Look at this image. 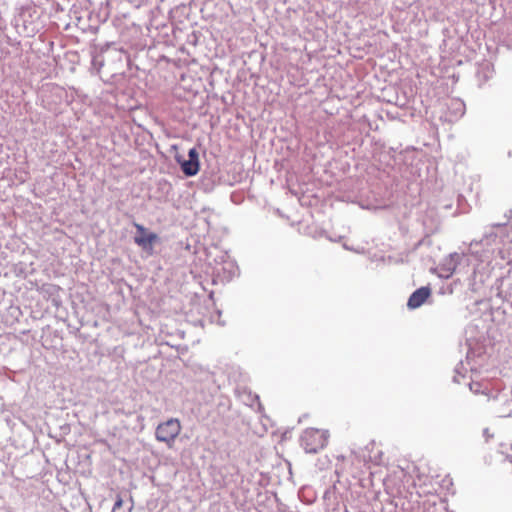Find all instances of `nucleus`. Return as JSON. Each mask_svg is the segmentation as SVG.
I'll use <instances>...</instances> for the list:
<instances>
[{"label": "nucleus", "mask_w": 512, "mask_h": 512, "mask_svg": "<svg viewBox=\"0 0 512 512\" xmlns=\"http://www.w3.org/2000/svg\"><path fill=\"white\" fill-rule=\"evenodd\" d=\"M344 459H345V457L343 455L337 457L338 461H340V460L343 461Z\"/></svg>", "instance_id": "11"}, {"label": "nucleus", "mask_w": 512, "mask_h": 512, "mask_svg": "<svg viewBox=\"0 0 512 512\" xmlns=\"http://www.w3.org/2000/svg\"><path fill=\"white\" fill-rule=\"evenodd\" d=\"M122 503H123V502H122V499H121V498H118V499L116 500V502L114 503V506H113L112 512H117V511H118V509H120V508H121Z\"/></svg>", "instance_id": "9"}, {"label": "nucleus", "mask_w": 512, "mask_h": 512, "mask_svg": "<svg viewBox=\"0 0 512 512\" xmlns=\"http://www.w3.org/2000/svg\"><path fill=\"white\" fill-rule=\"evenodd\" d=\"M180 430L181 426L178 418H167L166 421L158 424L156 428V438L161 442L169 443L178 436Z\"/></svg>", "instance_id": "3"}, {"label": "nucleus", "mask_w": 512, "mask_h": 512, "mask_svg": "<svg viewBox=\"0 0 512 512\" xmlns=\"http://www.w3.org/2000/svg\"><path fill=\"white\" fill-rule=\"evenodd\" d=\"M353 464H358L357 469L361 468V464L363 466L368 463H373L375 465H379L383 460V451L377 446L375 441H371L364 448L359 451H353Z\"/></svg>", "instance_id": "2"}, {"label": "nucleus", "mask_w": 512, "mask_h": 512, "mask_svg": "<svg viewBox=\"0 0 512 512\" xmlns=\"http://www.w3.org/2000/svg\"><path fill=\"white\" fill-rule=\"evenodd\" d=\"M431 295V290L428 287H421L414 291L408 299V307L416 309L420 307Z\"/></svg>", "instance_id": "7"}, {"label": "nucleus", "mask_w": 512, "mask_h": 512, "mask_svg": "<svg viewBox=\"0 0 512 512\" xmlns=\"http://www.w3.org/2000/svg\"><path fill=\"white\" fill-rule=\"evenodd\" d=\"M405 477L404 471L399 470L395 475L389 477L385 480L384 485L386 490L392 495L399 494L402 495L404 491V485L402 483V478Z\"/></svg>", "instance_id": "6"}, {"label": "nucleus", "mask_w": 512, "mask_h": 512, "mask_svg": "<svg viewBox=\"0 0 512 512\" xmlns=\"http://www.w3.org/2000/svg\"><path fill=\"white\" fill-rule=\"evenodd\" d=\"M189 159L185 160L181 155H176L175 159L180 165L182 172L188 176H195L200 170L199 153L196 148H191L188 152Z\"/></svg>", "instance_id": "4"}, {"label": "nucleus", "mask_w": 512, "mask_h": 512, "mask_svg": "<svg viewBox=\"0 0 512 512\" xmlns=\"http://www.w3.org/2000/svg\"><path fill=\"white\" fill-rule=\"evenodd\" d=\"M422 512H442L435 504L424 503Z\"/></svg>", "instance_id": "8"}, {"label": "nucleus", "mask_w": 512, "mask_h": 512, "mask_svg": "<svg viewBox=\"0 0 512 512\" xmlns=\"http://www.w3.org/2000/svg\"><path fill=\"white\" fill-rule=\"evenodd\" d=\"M137 234L134 237V242L145 251H152L154 243L157 241L158 236L156 233L149 232L143 225L134 223Z\"/></svg>", "instance_id": "5"}, {"label": "nucleus", "mask_w": 512, "mask_h": 512, "mask_svg": "<svg viewBox=\"0 0 512 512\" xmlns=\"http://www.w3.org/2000/svg\"><path fill=\"white\" fill-rule=\"evenodd\" d=\"M330 437L325 429L307 428L300 437V444L306 453H317L324 449Z\"/></svg>", "instance_id": "1"}, {"label": "nucleus", "mask_w": 512, "mask_h": 512, "mask_svg": "<svg viewBox=\"0 0 512 512\" xmlns=\"http://www.w3.org/2000/svg\"><path fill=\"white\" fill-rule=\"evenodd\" d=\"M483 436L485 437L486 441H488L489 438H491L493 435L489 433V429L488 428H485L483 430Z\"/></svg>", "instance_id": "10"}, {"label": "nucleus", "mask_w": 512, "mask_h": 512, "mask_svg": "<svg viewBox=\"0 0 512 512\" xmlns=\"http://www.w3.org/2000/svg\"><path fill=\"white\" fill-rule=\"evenodd\" d=\"M507 459L512 463V456H507Z\"/></svg>", "instance_id": "12"}]
</instances>
